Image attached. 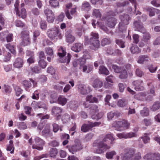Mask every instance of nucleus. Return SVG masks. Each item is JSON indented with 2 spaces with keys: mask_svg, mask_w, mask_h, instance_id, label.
Masks as SVG:
<instances>
[{
  "mask_svg": "<svg viewBox=\"0 0 160 160\" xmlns=\"http://www.w3.org/2000/svg\"><path fill=\"white\" fill-rule=\"evenodd\" d=\"M116 22V19L114 18L111 17L107 20L106 24L108 27L112 28L115 26Z\"/></svg>",
  "mask_w": 160,
  "mask_h": 160,
  "instance_id": "nucleus-24",
  "label": "nucleus"
},
{
  "mask_svg": "<svg viewBox=\"0 0 160 160\" xmlns=\"http://www.w3.org/2000/svg\"><path fill=\"white\" fill-rule=\"evenodd\" d=\"M16 13V15L18 16L19 17H21L23 19L25 18L27 16V13L26 9L24 8H22L19 10V8L17 9V10H15Z\"/></svg>",
  "mask_w": 160,
  "mask_h": 160,
  "instance_id": "nucleus-21",
  "label": "nucleus"
},
{
  "mask_svg": "<svg viewBox=\"0 0 160 160\" xmlns=\"http://www.w3.org/2000/svg\"><path fill=\"white\" fill-rule=\"evenodd\" d=\"M88 123H84L82 124L81 127V130L84 132H86L89 131L92 128L98 126L101 124L100 122H95L94 123L88 121Z\"/></svg>",
  "mask_w": 160,
  "mask_h": 160,
  "instance_id": "nucleus-8",
  "label": "nucleus"
},
{
  "mask_svg": "<svg viewBox=\"0 0 160 160\" xmlns=\"http://www.w3.org/2000/svg\"><path fill=\"white\" fill-rule=\"evenodd\" d=\"M84 28L82 26H80L76 30V33L79 37L82 35L83 32L84 31Z\"/></svg>",
  "mask_w": 160,
  "mask_h": 160,
  "instance_id": "nucleus-49",
  "label": "nucleus"
},
{
  "mask_svg": "<svg viewBox=\"0 0 160 160\" xmlns=\"http://www.w3.org/2000/svg\"><path fill=\"white\" fill-rule=\"evenodd\" d=\"M160 108V103L158 102H155L154 104L152 105L151 109L153 111H156L158 109Z\"/></svg>",
  "mask_w": 160,
  "mask_h": 160,
  "instance_id": "nucleus-43",
  "label": "nucleus"
},
{
  "mask_svg": "<svg viewBox=\"0 0 160 160\" xmlns=\"http://www.w3.org/2000/svg\"><path fill=\"white\" fill-rule=\"evenodd\" d=\"M25 112L27 115H31V113L32 110V107L29 106H25L24 108Z\"/></svg>",
  "mask_w": 160,
  "mask_h": 160,
  "instance_id": "nucleus-54",
  "label": "nucleus"
},
{
  "mask_svg": "<svg viewBox=\"0 0 160 160\" xmlns=\"http://www.w3.org/2000/svg\"><path fill=\"white\" fill-rule=\"evenodd\" d=\"M46 53L50 56L52 57L53 54V50L50 47L46 48L45 49Z\"/></svg>",
  "mask_w": 160,
  "mask_h": 160,
  "instance_id": "nucleus-55",
  "label": "nucleus"
},
{
  "mask_svg": "<svg viewBox=\"0 0 160 160\" xmlns=\"http://www.w3.org/2000/svg\"><path fill=\"white\" fill-rule=\"evenodd\" d=\"M111 42L110 38H105L102 39L101 41V44L102 46H104L105 45L110 44Z\"/></svg>",
  "mask_w": 160,
  "mask_h": 160,
  "instance_id": "nucleus-38",
  "label": "nucleus"
},
{
  "mask_svg": "<svg viewBox=\"0 0 160 160\" xmlns=\"http://www.w3.org/2000/svg\"><path fill=\"white\" fill-rule=\"evenodd\" d=\"M50 126L49 124H47L44 129L42 131V134L43 136L47 137L49 136L50 133Z\"/></svg>",
  "mask_w": 160,
  "mask_h": 160,
  "instance_id": "nucleus-27",
  "label": "nucleus"
},
{
  "mask_svg": "<svg viewBox=\"0 0 160 160\" xmlns=\"http://www.w3.org/2000/svg\"><path fill=\"white\" fill-rule=\"evenodd\" d=\"M149 134L148 133H145L144 136L141 138L143 142L145 144L149 143L150 142V138L149 137Z\"/></svg>",
  "mask_w": 160,
  "mask_h": 160,
  "instance_id": "nucleus-39",
  "label": "nucleus"
},
{
  "mask_svg": "<svg viewBox=\"0 0 160 160\" xmlns=\"http://www.w3.org/2000/svg\"><path fill=\"white\" fill-rule=\"evenodd\" d=\"M75 37L71 34H68L66 36V41L67 42L72 43L75 40Z\"/></svg>",
  "mask_w": 160,
  "mask_h": 160,
  "instance_id": "nucleus-40",
  "label": "nucleus"
},
{
  "mask_svg": "<svg viewBox=\"0 0 160 160\" xmlns=\"http://www.w3.org/2000/svg\"><path fill=\"white\" fill-rule=\"evenodd\" d=\"M57 149L55 148H53L50 151L49 155L50 157L55 158L58 153Z\"/></svg>",
  "mask_w": 160,
  "mask_h": 160,
  "instance_id": "nucleus-52",
  "label": "nucleus"
},
{
  "mask_svg": "<svg viewBox=\"0 0 160 160\" xmlns=\"http://www.w3.org/2000/svg\"><path fill=\"white\" fill-rule=\"evenodd\" d=\"M81 68H82V71L83 72H86L87 73H89L92 71L93 70V66L92 64H88L86 65H82L86 62V60L84 58H81L79 59Z\"/></svg>",
  "mask_w": 160,
  "mask_h": 160,
  "instance_id": "nucleus-9",
  "label": "nucleus"
},
{
  "mask_svg": "<svg viewBox=\"0 0 160 160\" xmlns=\"http://www.w3.org/2000/svg\"><path fill=\"white\" fill-rule=\"evenodd\" d=\"M140 114L142 117L147 116L149 114V110L146 108H144L143 110L140 111Z\"/></svg>",
  "mask_w": 160,
  "mask_h": 160,
  "instance_id": "nucleus-44",
  "label": "nucleus"
},
{
  "mask_svg": "<svg viewBox=\"0 0 160 160\" xmlns=\"http://www.w3.org/2000/svg\"><path fill=\"white\" fill-rule=\"evenodd\" d=\"M83 48V45L80 43H76L72 47L71 49L75 52H78Z\"/></svg>",
  "mask_w": 160,
  "mask_h": 160,
  "instance_id": "nucleus-25",
  "label": "nucleus"
},
{
  "mask_svg": "<svg viewBox=\"0 0 160 160\" xmlns=\"http://www.w3.org/2000/svg\"><path fill=\"white\" fill-rule=\"evenodd\" d=\"M143 158L147 160H160V154L158 153H149L145 155Z\"/></svg>",
  "mask_w": 160,
  "mask_h": 160,
  "instance_id": "nucleus-16",
  "label": "nucleus"
},
{
  "mask_svg": "<svg viewBox=\"0 0 160 160\" xmlns=\"http://www.w3.org/2000/svg\"><path fill=\"white\" fill-rule=\"evenodd\" d=\"M24 60L21 58H18L16 59L13 63V66L18 68H20L22 67L24 64Z\"/></svg>",
  "mask_w": 160,
  "mask_h": 160,
  "instance_id": "nucleus-19",
  "label": "nucleus"
},
{
  "mask_svg": "<svg viewBox=\"0 0 160 160\" xmlns=\"http://www.w3.org/2000/svg\"><path fill=\"white\" fill-rule=\"evenodd\" d=\"M6 47L13 54L16 53L15 50V48L13 45H11L9 43L6 45Z\"/></svg>",
  "mask_w": 160,
  "mask_h": 160,
  "instance_id": "nucleus-42",
  "label": "nucleus"
},
{
  "mask_svg": "<svg viewBox=\"0 0 160 160\" xmlns=\"http://www.w3.org/2000/svg\"><path fill=\"white\" fill-rule=\"evenodd\" d=\"M78 90L79 92L82 94L85 95L88 93L86 87L84 85H79L78 86Z\"/></svg>",
  "mask_w": 160,
  "mask_h": 160,
  "instance_id": "nucleus-32",
  "label": "nucleus"
},
{
  "mask_svg": "<svg viewBox=\"0 0 160 160\" xmlns=\"http://www.w3.org/2000/svg\"><path fill=\"white\" fill-rule=\"evenodd\" d=\"M107 139L111 140V143H112L115 140V138L113 137L112 135L111 134H108L106 135L103 140L104 141H106Z\"/></svg>",
  "mask_w": 160,
  "mask_h": 160,
  "instance_id": "nucleus-47",
  "label": "nucleus"
},
{
  "mask_svg": "<svg viewBox=\"0 0 160 160\" xmlns=\"http://www.w3.org/2000/svg\"><path fill=\"white\" fill-rule=\"evenodd\" d=\"M90 114L93 119L98 120L101 118L103 116L102 113L98 112V106L95 104H92L89 108Z\"/></svg>",
  "mask_w": 160,
  "mask_h": 160,
  "instance_id": "nucleus-5",
  "label": "nucleus"
},
{
  "mask_svg": "<svg viewBox=\"0 0 160 160\" xmlns=\"http://www.w3.org/2000/svg\"><path fill=\"white\" fill-rule=\"evenodd\" d=\"M66 54V52L65 49L62 47H61L58 49V54L60 58V61L62 63H64L66 62L67 64H68L70 61L71 55L68 53V54L67 57H64Z\"/></svg>",
  "mask_w": 160,
  "mask_h": 160,
  "instance_id": "nucleus-4",
  "label": "nucleus"
},
{
  "mask_svg": "<svg viewBox=\"0 0 160 160\" xmlns=\"http://www.w3.org/2000/svg\"><path fill=\"white\" fill-rule=\"evenodd\" d=\"M99 72L100 74H104L106 75L109 74V71L105 67L101 66L99 67Z\"/></svg>",
  "mask_w": 160,
  "mask_h": 160,
  "instance_id": "nucleus-31",
  "label": "nucleus"
},
{
  "mask_svg": "<svg viewBox=\"0 0 160 160\" xmlns=\"http://www.w3.org/2000/svg\"><path fill=\"white\" fill-rule=\"evenodd\" d=\"M112 68L114 70V72L116 73H119L121 72L123 68L119 67L117 65H112Z\"/></svg>",
  "mask_w": 160,
  "mask_h": 160,
  "instance_id": "nucleus-58",
  "label": "nucleus"
},
{
  "mask_svg": "<svg viewBox=\"0 0 160 160\" xmlns=\"http://www.w3.org/2000/svg\"><path fill=\"white\" fill-rule=\"evenodd\" d=\"M31 71L32 72L35 73H39L41 70L40 68L38 66H35L31 68Z\"/></svg>",
  "mask_w": 160,
  "mask_h": 160,
  "instance_id": "nucleus-57",
  "label": "nucleus"
},
{
  "mask_svg": "<svg viewBox=\"0 0 160 160\" xmlns=\"http://www.w3.org/2000/svg\"><path fill=\"white\" fill-rule=\"evenodd\" d=\"M119 77L121 79H126L128 77V74L127 70L123 68L122 70Z\"/></svg>",
  "mask_w": 160,
  "mask_h": 160,
  "instance_id": "nucleus-34",
  "label": "nucleus"
},
{
  "mask_svg": "<svg viewBox=\"0 0 160 160\" xmlns=\"http://www.w3.org/2000/svg\"><path fill=\"white\" fill-rule=\"evenodd\" d=\"M127 102L124 100H120L118 102V105L120 107H124L127 104Z\"/></svg>",
  "mask_w": 160,
  "mask_h": 160,
  "instance_id": "nucleus-63",
  "label": "nucleus"
},
{
  "mask_svg": "<svg viewBox=\"0 0 160 160\" xmlns=\"http://www.w3.org/2000/svg\"><path fill=\"white\" fill-rule=\"evenodd\" d=\"M35 144L32 145L33 149H36L38 150H41L43 149V146L45 144V142L39 137H37L34 139Z\"/></svg>",
  "mask_w": 160,
  "mask_h": 160,
  "instance_id": "nucleus-10",
  "label": "nucleus"
},
{
  "mask_svg": "<svg viewBox=\"0 0 160 160\" xmlns=\"http://www.w3.org/2000/svg\"><path fill=\"white\" fill-rule=\"evenodd\" d=\"M67 148L68 149L69 151L73 154L82 149L83 148L81 142H79L73 145H68Z\"/></svg>",
  "mask_w": 160,
  "mask_h": 160,
  "instance_id": "nucleus-13",
  "label": "nucleus"
},
{
  "mask_svg": "<svg viewBox=\"0 0 160 160\" xmlns=\"http://www.w3.org/2000/svg\"><path fill=\"white\" fill-rule=\"evenodd\" d=\"M116 43L120 48H123L125 47V42L122 40L120 39H116L115 40Z\"/></svg>",
  "mask_w": 160,
  "mask_h": 160,
  "instance_id": "nucleus-48",
  "label": "nucleus"
},
{
  "mask_svg": "<svg viewBox=\"0 0 160 160\" xmlns=\"http://www.w3.org/2000/svg\"><path fill=\"white\" fill-rule=\"evenodd\" d=\"M62 111V109L60 108L57 107H53L52 108V114L55 116H60Z\"/></svg>",
  "mask_w": 160,
  "mask_h": 160,
  "instance_id": "nucleus-23",
  "label": "nucleus"
},
{
  "mask_svg": "<svg viewBox=\"0 0 160 160\" xmlns=\"http://www.w3.org/2000/svg\"><path fill=\"white\" fill-rule=\"evenodd\" d=\"M70 116L69 114H65L62 116V119L63 122L66 123L70 121Z\"/></svg>",
  "mask_w": 160,
  "mask_h": 160,
  "instance_id": "nucleus-46",
  "label": "nucleus"
},
{
  "mask_svg": "<svg viewBox=\"0 0 160 160\" xmlns=\"http://www.w3.org/2000/svg\"><path fill=\"white\" fill-rule=\"evenodd\" d=\"M40 34V32L39 30H35L33 32V42H37V38L38 37Z\"/></svg>",
  "mask_w": 160,
  "mask_h": 160,
  "instance_id": "nucleus-45",
  "label": "nucleus"
},
{
  "mask_svg": "<svg viewBox=\"0 0 160 160\" xmlns=\"http://www.w3.org/2000/svg\"><path fill=\"white\" fill-rule=\"evenodd\" d=\"M58 104L62 106L65 105L67 102V99L63 96H60L58 98Z\"/></svg>",
  "mask_w": 160,
  "mask_h": 160,
  "instance_id": "nucleus-30",
  "label": "nucleus"
},
{
  "mask_svg": "<svg viewBox=\"0 0 160 160\" xmlns=\"http://www.w3.org/2000/svg\"><path fill=\"white\" fill-rule=\"evenodd\" d=\"M44 12L46 17L47 21L49 23H52L55 18L54 14L52 10L47 8L44 10Z\"/></svg>",
  "mask_w": 160,
  "mask_h": 160,
  "instance_id": "nucleus-14",
  "label": "nucleus"
},
{
  "mask_svg": "<svg viewBox=\"0 0 160 160\" xmlns=\"http://www.w3.org/2000/svg\"><path fill=\"white\" fill-rule=\"evenodd\" d=\"M49 5L53 8H59V3L57 0H50L49 1Z\"/></svg>",
  "mask_w": 160,
  "mask_h": 160,
  "instance_id": "nucleus-29",
  "label": "nucleus"
},
{
  "mask_svg": "<svg viewBox=\"0 0 160 160\" xmlns=\"http://www.w3.org/2000/svg\"><path fill=\"white\" fill-rule=\"evenodd\" d=\"M133 25L136 31L140 32L143 33L146 32L145 28L143 27L142 23L139 20L134 21Z\"/></svg>",
  "mask_w": 160,
  "mask_h": 160,
  "instance_id": "nucleus-15",
  "label": "nucleus"
},
{
  "mask_svg": "<svg viewBox=\"0 0 160 160\" xmlns=\"http://www.w3.org/2000/svg\"><path fill=\"white\" fill-rule=\"evenodd\" d=\"M38 64L40 67L44 69L47 66V63L44 60H40L38 62Z\"/></svg>",
  "mask_w": 160,
  "mask_h": 160,
  "instance_id": "nucleus-56",
  "label": "nucleus"
},
{
  "mask_svg": "<svg viewBox=\"0 0 160 160\" xmlns=\"http://www.w3.org/2000/svg\"><path fill=\"white\" fill-rule=\"evenodd\" d=\"M130 51L133 54L140 53L141 50L137 45H132L130 48Z\"/></svg>",
  "mask_w": 160,
  "mask_h": 160,
  "instance_id": "nucleus-36",
  "label": "nucleus"
},
{
  "mask_svg": "<svg viewBox=\"0 0 160 160\" xmlns=\"http://www.w3.org/2000/svg\"><path fill=\"white\" fill-rule=\"evenodd\" d=\"M150 58L147 55H141L138 58V62L140 64H143L144 62H148Z\"/></svg>",
  "mask_w": 160,
  "mask_h": 160,
  "instance_id": "nucleus-26",
  "label": "nucleus"
},
{
  "mask_svg": "<svg viewBox=\"0 0 160 160\" xmlns=\"http://www.w3.org/2000/svg\"><path fill=\"white\" fill-rule=\"evenodd\" d=\"M155 8H148L147 11L149 12V16L150 17L154 16L155 15Z\"/></svg>",
  "mask_w": 160,
  "mask_h": 160,
  "instance_id": "nucleus-62",
  "label": "nucleus"
},
{
  "mask_svg": "<svg viewBox=\"0 0 160 160\" xmlns=\"http://www.w3.org/2000/svg\"><path fill=\"white\" fill-rule=\"evenodd\" d=\"M30 81L28 80H24L22 81V84L24 86L25 89L27 91H29L32 87L31 82L33 84V88L37 86V82L32 79H30Z\"/></svg>",
  "mask_w": 160,
  "mask_h": 160,
  "instance_id": "nucleus-11",
  "label": "nucleus"
},
{
  "mask_svg": "<svg viewBox=\"0 0 160 160\" xmlns=\"http://www.w3.org/2000/svg\"><path fill=\"white\" fill-rule=\"evenodd\" d=\"M120 19L121 22L127 25H128L130 22V21L131 20V18L128 14H124L120 16Z\"/></svg>",
  "mask_w": 160,
  "mask_h": 160,
  "instance_id": "nucleus-18",
  "label": "nucleus"
},
{
  "mask_svg": "<svg viewBox=\"0 0 160 160\" xmlns=\"http://www.w3.org/2000/svg\"><path fill=\"white\" fill-rule=\"evenodd\" d=\"M92 85L94 88H99L102 86L103 83L99 79L97 78L92 81Z\"/></svg>",
  "mask_w": 160,
  "mask_h": 160,
  "instance_id": "nucleus-22",
  "label": "nucleus"
},
{
  "mask_svg": "<svg viewBox=\"0 0 160 160\" xmlns=\"http://www.w3.org/2000/svg\"><path fill=\"white\" fill-rule=\"evenodd\" d=\"M124 154L122 158L125 160H140L141 158V153H135V150L134 148H127L124 149Z\"/></svg>",
  "mask_w": 160,
  "mask_h": 160,
  "instance_id": "nucleus-1",
  "label": "nucleus"
},
{
  "mask_svg": "<svg viewBox=\"0 0 160 160\" xmlns=\"http://www.w3.org/2000/svg\"><path fill=\"white\" fill-rule=\"evenodd\" d=\"M91 37L89 39L86 38L85 40V45H90V48L94 50H96L100 47V45L98 40V33L94 32L91 33Z\"/></svg>",
  "mask_w": 160,
  "mask_h": 160,
  "instance_id": "nucleus-2",
  "label": "nucleus"
},
{
  "mask_svg": "<svg viewBox=\"0 0 160 160\" xmlns=\"http://www.w3.org/2000/svg\"><path fill=\"white\" fill-rule=\"evenodd\" d=\"M126 139L131 138L133 137H135L137 136V134L134 132H130L129 133H125Z\"/></svg>",
  "mask_w": 160,
  "mask_h": 160,
  "instance_id": "nucleus-59",
  "label": "nucleus"
},
{
  "mask_svg": "<svg viewBox=\"0 0 160 160\" xmlns=\"http://www.w3.org/2000/svg\"><path fill=\"white\" fill-rule=\"evenodd\" d=\"M40 28L42 30H46L47 28V24L46 21L41 20L40 23Z\"/></svg>",
  "mask_w": 160,
  "mask_h": 160,
  "instance_id": "nucleus-61",
  "label": "nucleus"
},
{
  "mask_svg": "<svg viewBox=\"0 0 160 160\" xmlns=\"http://www.w3.org/2000/svg\"><path fill=\"white\" fill-rule=\"evenodd\" d=\"M76 9L77 7H75L71 8L70 11L68 9L66 10L65 12L66 15L68 19H72V16H75L76 14Z\"/></svg>",
  "mask_w": 160,
  "mask_h": 160,
  "instance_id": "nucleus-20",
  "label": "nucleus"
},
{
  "mask_svg": "<svg viewBox=\"0 0 160 160\" xmlns=\"http://www.w3.org/2000/svg\"><path fill=\"white\" fill-rule=\"evenodd\" d=\"M112 125V127L116 128L117 130L121 131L123 130L128 129L130 124L127 120L122 119L114 122Z\"/></svg>",
  "mask_w": 160,
  "mask_h": 160,
  "instance_id": "nucleus-3",
  "label": "nucleus"
},
{
  "mask_svg": "<svg viewBox=\"0 0 160 160\" xmlns=\"http://www.w3.org/2000/svg\"><path fill=\"white\" fill-rule=\"evenodd\" d=\"M48 154H42L39 156H37L34 158V160H40L41 159L46 158H47L48 157Z\"/></svg>",
  "mask_w": 160,
  "mask_h": 160,
  "instance_id": "nucleus-64",
  "label": "nucleus"
},
{
  "mask_svg": "<svg viewBox=\"0 0 160 160\" xmlns=\"http://www.w3.org/2000/svg\"><path fill=\"white\" fill-rule=\"evenodd\" d=\"M58 28L55 27L48 29L47 31V35L51 40H53L57 36L59 32Z\"/></svg>",
  "mask_w": 160,
  "mask_h": 160,
  "instance_id": "nucleus-12",
  "label": "nucleus"
},
{
  "mask_svg": "<svg viewBox=\"0 0 160 160\" xmlns=\"http://www.w3.org/2000/svg\"><path fill=\"white\" fill-rule=\"evenodd\" d=\"M20 38L22 40V44L24 46H28L30 44L29 32L28 30H23L20 34Z\"/></svg>",
  "mask_w": 160,
  "mask_h": 160,
  "instance_id": "nucleus-7",
  "label": "nucleus"
},
{
  "mask_svg": "<svg viewBox=\"0 0 160 160\" xmlns=\"http://www.w3.org/2000/svg\"><path fill=\"white\" fill-rule=\"evenodd\" d=\"M14 89L17 96H19L20 94L22 93V90L19 86H15L14 87Z\"/></svg>",
  "mask_w": 160,
  "mask_h": 160,
  "instance_id": "nucleus-53",
  "label": "nucleus"
},
{
  "mask_svg": "<svg viewBox=\"0 0 160 160\" xmlns=\"http://www.w3.org/2000/svg\"><path fill=\"white\" fill-rule=\"evenodd\" d=\"M132 84L134 87L135 89L137 91H142L144 89L143 86V82L141 79L133 81L132 82Z\"/></svg>",
  "mask_w": 160,
  "mask_h": 160,
  "instance_id": "nucleus-17",
  "label": "nucleus"
},
{
  "mask_svg": "<svg viewBox=\"0 0 160 160\" xmlns=\"http://www.w3.org/2000/svg\"><path fill=\"white\" fill-rule=\"evenodd\" d=\"M93 146L94 147H97L98 148L94 150L95 152L97 153L101 154L103 153L107 149H109L110 147L108 146L102 142H98L96 141L93 143Z\"/></svg>",
  "mask_w": 160,
  "mask_h": 160,
  "instance_id": "nucleus-6",
  "label": "nucleus"
},
{
  "mask_svg": "<svg viewBox=\"0 0 160 160\" xmlns=\"http://www.w3.org/2000/svg\"><path fill=\"white\" fill-rule=\"evenodd\" d=\"M116 154V153L114 151L108 152L106 154V157L107 159H111L113 158V156Z\"/></svg>",
  "mask_w": 160,
  "mask_h": 160,
  "instance_id": "nucleus-41",
  "label": "nucleus"
},
{
  "mask_svg": "<svg viewBox=\"0 0 160 160\" xmlns=\"http://www.w3.org/2000/svg\"><path fill=\"white\" fill-rule=\"evenodd\" d=\"M82 8L83 10L88 11L90 10L91 6L89 2H85L82 6Z\"/></svg>",
  "mask_w": 160,
  "mask_h": 160,
  "instance_id": "nucleus-37",
  "label": "nucleus"
},
{
  "mask_svg": "<svg viewBox=\"0 0 160 160\" xmlns=\"http://www.w3.org/2000/svg\"><path fill=\"white\" fill-rule=\"evenodd\" d=\"M15 25L17 27H23L25 26V24L21 21L17 20L15 21Z\"/></svg>",
  "mask_w": 160,
  "mask_h": 160,
  "instance_id": "nucleus-60",
  "label": "nucleus"
},
{
  "mask_svg": "<svg viewBox=\"0 0 160 160\" xmlns=\"http://www.w3.org/2000/svg\"><path fill=\"white\" fill-rule=\"evenodd\" d=\"M127 24L120 22L118 24L119 31L122 32H125L127 30Z\"/></svg>",
  "mask_w": 160,
  "mask_h": 160,
  "instance_id": "nucleus-35",
  "label": "nucleus"
},
{
  "mask_svg": "<svg viewBox=\"0 0 160 160\" xmlns=\"http://www.w3.org/2000/svg\"><path fill=\"white\" fill-rule=\"evenodd\" d=\"M87 101L89 102L90 103H97L98 102V99L95 97H93L92 95H88L86 98Z\"/></svg>",
  "mask_w": 160,
  "mask_h": 160,
  "instance_id": "nucleus-33",
  "label": "nucleus"
},
{
  "mask_svg": "<svg viewBox=\"0 0 160 160\" xmlns=\"http://www.w3.org/2000/svg\"><path fill=\"white\" fill-rule=\"evenodd\" d=\"M4 91L7 94H9L12 91V88L9 86L4 84Z\"/></svg>",
  "mask_w": 160,
  "mask_h": 160,
  "instance_id": "nucleus-50",
  "label": "nucleus"
},
{
  "mask_svg": "<svg viewBox=\"0 0 160 160\" xmlns=\"http://www.w3.org/2000/svg\"><path fill=\"white\" fill-rule=\"evenodd\" d=\"M143 34L142 40L144 42L149 44L150 43L149 41L151 38L150 34L149 32H146Z\"/></svg>",
  "mask_w": 160,
  "mask_h": 160,
  "instance_id": "nucleus-28",
  "label": "nucleus"
},
{
  "mask_svg": "<svg viewBox=\"0 0 160 160\" xmlns=\"http://www.w3.org/2000/svg\"><path fill=\"white\" fill-rule=\"evenodd\" d=\"M92 15L95 16L97 18L100 19L101 15V12L99 9H94L93 10Z\"/></svg>",
  "mask_w": 160,
  "mask_h": 160,
  "instance_id": "nucleus-51",
  "label": "nucleus"
}]
</instances>
